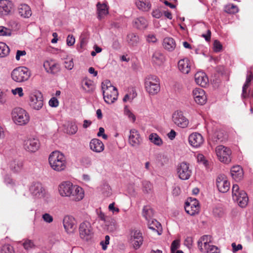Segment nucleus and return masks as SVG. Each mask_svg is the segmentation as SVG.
Returning a JSON list of instances; mask_svg holds the SVG:
<instances>
[{
  "label": "nucleus",
  "instance_id": "35",
  "mask_svg": "<svg viewBox=\"0 0 253 253\" xmlns=\"http://www.w3.org/2000/svg\"><path fill=\"white\" fill-rule=\"evenodd\" d=\"M126 40L129 45L135 46L139 42V38L136 34L131 33L127 35Z\"/></svg>",
  "mask_w": 253,
  "mask_h": 253
},
{
  "label": "nucleus",
  "instance_id": "53",
  "mask_svg": "<svg viewBox=\"0 0 253 253\" xmlns=\"http://www.w3.org/2000/svg\"><path fill=\"white\" fill-rule=\"evenodd\" d=\"M11 34V31L10 29L4 26H0V36H10Z\"/></svg>",
  "mask_w": 253,
  "mask_h": 253
},
{
  "label": "nucleus",
  "instance_id": "34",
  "mask_svg": "<svg viewBox=\"0 0 253 253\" xmlns=\"http://www.w3.org/2000/svg\"><path fill=\"white\" fill-rule=\"evenodd\" d=\"M147 21L142 17L137 18L133 21V27L139 30L145 29L147 27Z\"/></svg>",
  "mask_w": 253,
  "mask_h": 253
},
{
  "label": "nucleus",
  "instance_id": "18",
  "mask_svg": "<svg viewBox=\"0 0 253 253\" xmlns=\"http://www.w3.org/2000/svg\"><path fill=\"white\" fill-rule=\"evenodd\" d=\"M84 191L83 188L78 185H74L70 195L68 196L70 200L79 201L83 199Z\"/></svg>",
  "mask_w": 253,
  "mask_h": 253
},
{
  "label": "nucleus",
  "instance_id": "37",
  "mask_svg": "<svg viewBox=\"0 0 253 253\" xmlns=\"http://www.w3.org/2000/svg\"><path fill=\"white\" fill-rule=\"evenodd\" d=\"M142 191L145 194H151L153 192V184L149 181L143 180L142 182Z\"/></svg>",
  "mask_w": 253,
  "mask_h": 253
},
{
  "label": "nucleus",
  "instance_id": "8",
  "mask_svg": "<svg viewBox=\"0 0 253 253\" xmlns=\"http://www.w3.org/2000/svg\"><path fill=\"white\" fill-rule=\"evenodd\" d=\"M185 211L190 215L198 214L199 211V203L198 201L193 198H189L185 204Z\"/></svg>",
  "mask_w": 253,
  "mask_h": 253
},
{
  "label": "nucleus",
  "instance_id": "52",
  "mask_svg": "<svg viewBox=\"0 0 253 253\" xmlns=\"http://www.w3.org/2000/svg\"><path fill=\"white\" fill-rule=\"evenodd\" d=\"M201 241L203 243L205 250L209 246H211L209 242L211 241V236L209 235H204L200 238Z\"/></svg>",
  "mask_w": 253,
  "mask_h": 253
},
{
  "label": "nucleus",
  "instance_id": "63",
  "mask_svg": "<svg viewBox=\"0 0 253 253\" xmlns=\"http://www.w3.org/2000/svg\"><path fill=\"white\" fill-rule=\"evenodd\" d=\"M67 44L68 46H72L74 45L75 42V38L72 35H69L67 38L66 40Z\"/></svg>",
  "mask_w": 253,
  "mask_h": 253
},
{
  "label": "nucleus",
  "instance_id": "27",
  "mask_svg": "<svg viewBox=\"0 0 253 253\" xmlns=\"http://www.w3.org/2000/svg\"><path fill=\"white\" fill-rule=\"evenodd\" d=\"M191 63L187 58L181 59L178 61V69L183 74H188L191 70Z\"/></svg>",
  "mask_w": 253,
  "mask_h": 253
},
{
  "label": "nucleus",
  "instance_id": "50",
  "mask_svg": "<svg viewBox=\"0 0 253 253\" xmlns=\"http://www.w3.org/2000/svg\"><path fill=\"white\" fill-rule=\"evenodd\" d=\"M124 114L127 116L129 119L132 122H134L136 118L135 115L130 111L127 106H126L124 109Z\"/></svg>",
  "mask_w": 253,
  "mask_h": 253
},
{
  "label": "nucleus",
  "instance_id": "28",
  "mask_svg": "<svg viewBox=\"0 0 253 253\" xmlns=\"http://www.w3.org/2000/svg\"><path fill=\"white\" fill-rule=\"evenodd\" d=\"M195 80L197 84L206 86L209 82L208 78L204 72H198L195 75Z\"/></svg>",
  "mask_w": 253,
  "mask_h": 253
},
{
  "label": "nucleus",
  "instance_id": "64",
  "mask_svg": "<svg viewBox=\"0 0 253 253\" xmlns=\"http://www.w3.org/2000/svg\"><path fill=\"white\" fill-rule=\"evenodd\" d=\"M197 161L204 165L205 166L208 165V161L206 160L205 156L203 154H198L197 156Z\"/></svg>",
  "mask_w": 253,
  "mask_h": 253
},
{
  "label": "nucleus",
  "instance_id": "22",
  "mask_svg": "<svg viewBox=\"0 0 253 253\" xmlns=\"http://www.w3.org/2000/svg\"><path fill=\"white\" fill-rule=\"evenodd\" d=\"M188 140L189 144L195 148L201 146L204 142L203 136L201 134L197 132L191 134L189 136Z\"/></svg>",
  "mask_w": 253,
  "mask_h": 253
},
{
  "label": "nucleus",
  "instance_id": "55",
  "mask_svg": "<svg viewBox=\"0 0 253 253\" xmlns=\"http://www.w3.org/2000/svg\"><path fill=\"white\" fill-rule=\"evenodd\" d=\"M179 242L178 240H175L172 242L170 247L171 253H174L176 250L179 248Z\"/></svg>",
  "mask_w": 253,
  "mask_h": 253
},
{
  "label": "nucleus",
  "instance_id": "54",
  "mask_svg": "<svg viewBox=\"0 0 253 253\" xmlns=\"http://www.w3.org/2000/svg\"><path fill=\"white\" fill-rule=\"evenodd\" d=\"M214 139L216 142H222L224 139V134L222 131H217L214 134Z\"/></svg>",
  "mask_w": 253,
  "mask_h": 253
},
{
  "label": "nucleus",
  "instance_id": "16",
  "mask_svg": "<svg viewBox=\"0 0 253 253\" xmlns=\"http://www.w3.org/2000/svg\"><path fill=\"white\" fill-rule=\"evenodd\" d=\"M43 67L47 73L52 75L57 74L60 71V65L53 60L45 61Z\"/></svg>",
  "mask_w": 253,
  "mask_h": 253
},
{
  "label": "nucleus",
  "instance_id": "57",
  "mask_svg": "<svg viewBox=\"0 0 253 253\" xmlns=\"http://www.w3.org/2000/svg\"><path fill=\"white\" fill-rule=\"evenodd\" d=\"M81 163L85 167L88 168L91 165V159L88 157H85L82 158Z\"/></svg>",
  "mask_w": 253,
  "mask_h": 253
},
{
  "label": "nucleus",
  "instance_id": "38",
  "mask_svg": "<svg viewBox=\"0 0 253 253\" xmlns=\"http://www.w3.org/2000/svg\"><path fill=\"white\" fill-rule=\"evenodd\" d=\"M23 167V163L21 161L14 160L10 163V168L14 172L19 171Z\"/></svg>",
  "mask_w": 253,
  "mask_h": 253
},
{
  "label": "nucleus",
  "instance_id": "1",
  "mask_svg": "<svg viewBox=\"0 0 253 253\" xmlns=\"http://www.w3.org/2000/svg\"><path fill=\"white\" fill-rule=\"evenodd\" d=\"M48 161L51 168L55 171H61L66 168L67 162L65 156L59 151L52 152L49 156Z\"/></svg>",
  "mask_w": 253,
  "mask_h": 253
},
{
  "label": "nucleus",
  "instance_id": "19",
  "mask_svg": "<svg viewBox=\"0 0 253 253\" xmlns=\"http://www.w3.org/2000/svg\"><path fill=\"white\" fill-rule=\"evenodd\" d=\"M193 95L195 102L199 105H204L207 101V97L205 91L200 88H197L193 90Z\"/></svg>",
  "mask_w": 253,
  "mask_h": 253
},
{
  "label": "nucleus",
  "instance_id": "58",
  "mask_svg": "<svg viewBox=\"0 0 253 253\" xmlns=\"http://www.w3.org/2000/svg\"><path fill=\"white\" fill-rule=\"evenodd\" d=\"M248 87L243 86L242 97L243 98H248L250 97V96L253 97V94H251L250 90H249V91H248Z\"/></svg>",
  "mask_w": 253,
  "mask_h": 253
},
{
  "label": "nucleus",
  "instance_id": "7",
  "mask_svg": "<svg viewBox=\"0 0 253 253\" xmlns=\"http://www.w3.org/2000/svg\"><path fill=\"white\" fill-rule=\"evenodd\" d=\"M79 232L81 238L86 241L91 239L93 234V229L90 223L86 221L80 224Z\"/></svg>",
  "mask_w": 253,
  "mask_h": 253
},
{
  "label": "nucleus",
  "instance_id": "36",
  "mask_svg": "<svg viewBox=\"0 0 253 253\" xmlns=\"http://www.w3.org/2000/svg\"><path fill=\"white\" fill-rule=\"evenodd\" d=\"M153 211L149 206H145L143 207L142 215L147 221L150 220L153 216Z\"/></svg>",
  "mask_w": 253,
  "mask_h": 253
},
{
  "label": "nucleus",
  "instance_id": "9",
  "mask_svg": "<svg viewBox=\"0 0 253 253\" xmlns=\"http://www.w3.org/2000/svg\"><path fill=\"white\" fill-rule=\"evenodd\" d=\"M177 172L179 178L182 180L188 179L192 173L189 164L185 162L180 163L177 166Z\"/></svg>",
  "mask_w": 253,
  "mask_h": 253
},
{
  "label": "nucleus",
  "instance_id": "12",
  "mask_svg": "<svg viewBox=\"0 0 253 253\" xmlns=\"http://www.w3.org/2000/svg\"><path fill=\"white\" fill-rule=\"evenodd\" d=\"M142 233L138 230H133L130 234L129 242L135 250L139 249L143 243Z\"/></svg>",
  "mask_w": 253,
  "mask_h": 253
},
{
  "label": "nucleus",
  "instance_id": "41",
  "mask_svg": "<svg viewBox=\"0 0 253 253\" xmlns=\"http://www.w3.org/2000/svg\"><path fill=\"white\" fill-rule=\"evenodd\" d=\"M149 139L151 142L157 146H161L163 144V141L157 133H152L149 135Z\"/></svg>",
  "mask_w": 253,
  "mask_h": 253
},
{
  "label": "nucleus",
  "instance_id": "51",
  "mask_svg": "<svg viewBox=\"0 0 253 253\" xmlns=\"http://www.w3.org/2000/svg\"><path fill=\"white\" fill-rule=\"evenodd\" d=\"M253 81V75L251 71H248L246 77V82L243 86L249 87L251 83Z\"/></svg>",
  "mask_w": 253,
  "mask_h": 253
},
{
  "label": "nucleus",
  "instance_id": "46",
  "mask_svg": "<svg viewBox=\"0 0 253 253\" xmlns=\"http://www.w3.org/2000/svg\"><path fill=\"white\" fill-rule=\"evenodd\" d=\"M96 212L100 219L103 221L106 225H108V223L110 221V218L106 216L101 210H96Z\"/></svg>",
  "mask_w": 253,
  "mask_h": 253
},
{
  "label": "nucleus",
  "instance_id": "26",
  "mask_svg": "<svg viewBox=\"0 0 253 253\" xmlns=\"http://www.w3.org/2000/svg\"><path fill=\"white\" fill-rule=\"evenodd\" d=\"M97 18L101 20L105 18L109 13V7L105 3H101L98 2L96 4Z\"/></svg>",
  "mask_w": 253,
  "mask_h": 253
},
{
  "label": "nucleus",
  "instance_id": "24",
  "mask_svg": "<svg viewBox=\"0 0 253 253\" xmlns=\"http://www.w3.org/2000/svg\"><path fill=\"white\" fill-rule=\"evenodd\" d=\"M118 90L115 87L111 89V91L104 92L103 98L104 101L108 104H112L117 99Z\"/></svg>",
  "mask_w": 253,
  "mask_h": 253
},
{
  "label": "nucleus",
  "instance_id": "56",
  "mask_svg": "<svg viewBox=\"0 0 253 253\" xmlns=\"http://www.w3.org/2000/svg\"><path fill=\"white\" fill-rule=\"evenodd\" d=\"M205 250L207 253H220L219 249L215 246L211 245Z\"/></svg>",
  "mask_w": 253,
  "mask_h": 253
},
{
  "label": "nucleus",
  "instance_id": "48",
  "mask_svg": "<svg viewBox=\"0 0 253 253\" xmlns=\"http://www.w3.org/2000/svg\"><path fill=\"white\" fill-rule=\"evenodd\" d=\"M78 126L75 122H71L68 126V131L69 134H74L78 131Z\"/></svg>",
  "mask_w": 253,
  "mask_h": 253
},
{
  "label": "nucleus",
  "instance_id": "44",
  "mask_svg": "<svg viewBox=\"0 0 253 253\" xmlns=\"http://www.w3.org/2000/svg\"><path fill=\"white\" fill-rule=\"evenodd\" d=\"M224 11L230 14H233L238 12V7L233 4H229L224 7Z\"/></svg>",
  "mask_w": 253,
  "mask_h": 253
},
{
  "label": "nucleus",
  "instance_id": "40",
  "mask_svg": "<svg viewBox=\"0 0 253 253\" xmlns=\"http://www.w3.org/2000/svg\"><path fill=\"white\" fill-rule=\"evenodd\" d=\"M10 51L9 47L4 42H0V57L7 56Z\"/></svg>",
  "mask_w": 253,
  "mask_h": 253
},
{
  "label": "nucleus",
  "instance_id": "23",
  "mask_svg": "<svg viewBox=\"0 0 253 253\" xmlns=\"http://www.w3.org/2000/svg\"><path fill=\"white\" fill-rule=\"evenodd\" d=\"M74 185L69 181H65L61 183L58 187V190L61 196L68 197L70 195Z\"/></svg>",
  "mask_w": 253,
  "mask_h": 253
},
{
  "label": "nucleus",
  "instance_id": "30",
  "mask_svg": "<svg viewBox=\"0 0 253 253\" xmlns=\"http://www.w3.org/2000/svg\"><path fill=\"white\" fill-rule=\"evenodd\" d=\"M231 175L235 181H240L243 178V170L239 166H234L231 169Z\"/></svg>",
  "mask_w": 253,
  "mask_h": 253
},
{
  "label": "nucleus",
  "instance_id": "25",
  "mask_svg": "<svg viewBox=\"0 0 253 253\" xmlns=\"http://www.w3.org/2000/svg\"><path fill=\"white\" fill-rule=\"evenodd\" d=\"M90 149L96 153H100L104 149V145L99 139L93 138L91 140L89 143Z\"/></svg>",
  "mask_w": 253,
  "mask_h": 253
},
{
  "label": "nucleus",
  "instance_id": "4",
  "mask_svg": "<svg viewBox=\"0 0 253 253\" xmlns=\"http://www.w3.org/2000/svg\"><path fill=\"white\" fill-rule=\"evenodd\" d=\"M14 123L18 125H24L29 121V116L27 112L21 108H14L11 113Z\"/></svg>",
  "mask_w": 253,
  "mask_h": 253
},
{
  "label": "nucleus",
  "instance_id": "62",
  "mask_svg": "<svg viewBox=\"0 0 253 253\" xmlns=\"http://www.w3.org/2000/svg\"><path fill=\"white\" fill-rule=\"evenodd\" d=\"M48 103H49V106L52 107H56L59 105L58 100L55 97H52L49 100Z\"/></svg>",
  "mask_w": 253,
  "mask_h": 253
},
{
  "label": "nucleus",
  "instance_id": "33",
  "mask_svg": "<svg viewBox=\"0 0 253 253\" xmlns=\"http://www.w3.org/2000/svg\"><path fill=\"white\" fill-rule=\"evenodd\" d=\"M148 226L150 229L157 232L158 235H161L162 233L161 224L156 219H152L148 221Z\"/></svg>",
  "mask_w": 253,
  "mask_h": 253
},
{
  "label": "nucleus",
  "instance_id": "15",
  "mask_svg": "<svg viewBox=\"0 0 253 253\" xmlns=\"http://www.w3.org/2000/svg\"><path fill=\"white\" fill-rule=\"evenodd\" d=\"M142 142V139L138 132L135 129H130L128 136L129 144L134 147L139 146Z\"/></svg>",
  "mask_w": 253,
  "mask_h": 253
},
{
  "label": "nucleus",
  "instance_id": "21",
  "mask_svg": "<svg viewBox=\"0 0 253 253\" xmlns=\"http://www.w3.org/2000/svg\"><path fill=\"white\" fill-rule=\"evenodd\" d=\"M63 224L65 230L68 233H72L76 228L75 219L72 216L66 215L63 220Z\"/></svg>",
  "mask_w": 253,
  "mask_h": 253
},
{
  "label": "nucleus",
  "instance_id": "45",
  "mask_svg": "<svg viewBox=\"0 0 253 253\" xmlns=\"http://www.w3.org/2000/svg\"><path fill=\"white\" fill-rule=\"evenodd\" d=\"M101 87L103 91V94H104V92L111 91V89H112L114 86L112 85L109 81L106 80L102 83Z\"/></svg>",
  "mask_w": 253,
  "mask_h": 253
},
{
  "label": "nucleus",
  "instance_id": "31",
  "mask_svg": "<svg viewBox=\"0 0 253 253\" xmlns=\"http://www.w3.org/2000/svg\"><path fill=\"white\" fill-rule=\"evenodd\" d=\"M19 15L25 18H29L32 15V11L30 6L26 4H21L18 8Z\"/></svg>",
  "mask_w": 253,
  "mask_h": 253
},
{
  "label": "nucleus",
  "instance_id": "39",
  "mask_svg": "<svg viewBox=\"0 0 253 253\" xmlns=\"http://www.w3.org/2000/svg\"><path fill=\"white\" fill-rule=\"evenodd\" d=\"M82 88L86 92L93 91L94 87L92 82L90 80H85L82 83Z\"/></svg>",
  "mask_w": 253,
  "mask_h": 253
},
{
  "label": "nucleus",
  "instance_id": "17",
  "mask_svg": "<svg viewBox=\"0 0 253 253\" xmlns=\"http://www.w3.org/2000/svg\"><path fill=\"white\" fill-rule=\"evenodd\" d=\"M13 7L12 1L8 0H0V17L9 15Z\"/></svg>",
  "mask_w": 253,
  "mask_h": 253
},
{
  "label": "nucleus",
  "instance_id": "11",
  "mask_svg": "<svg viewBox=\"0 0 253 253\" xmlns=\"http://www.w3.org/2000/svg\"><path fill=\"white\" fill-rule=\"evenodd\" d=\"M29 191L32 195L36 198H41L44 196L45 190L40 182H34L32 183Z\"/></svg>",
  "mask_w": 253,
  "mask_h": 253
},
{
  "label": "nucleus",
  "instance_id": "2",
  "mask_svg": "<svg viewBox=\"0 0 253 253\" xmlns=\"http://www.w3.org/2000/svg\"><path fill=\"white\" fill-rule=\"evenodd\" d=\"M146 90L150 94H157L160 90L159 79L154 75H148L144 80Z\"/></svg>",
  "mask_w": 253,
  "mask_h": 253
},
{
  "label": "nucleus",
  "instance_id": "20",
  "mask_svg": "<svg viewBox=\"0 0 253 253\" xmlns=\"http://www.w3.org/2000/svg\"><path fill=\"white\" fill-rule=\"evenodd\" d=\"M25 149L31 152H35L40 147V142L38 139L34 138H30L24 141Z\"/></svg>",
  "mask_w": 253,
  "mask_h": 253
},
{
  "label": "nucleus",
  "instance_id": "59",
  "mask_svg": "<svg viewBox=\"0 0 253 253\" xmlns=\"http://www.w3.org/2000/svg\"><path fill=\"white\" fill-rule=\"evenodd\" d=\"M214 51L216 52H220L222 48V45L217 40H215L213 42Z\"/></svg>",
  "mask_w": 253,
  "mask_h": 253
},
{
  "label": "nucleus",
  "instance_id": "43",
  "mask_svg": "<svg viewBox=\"0 0 253 253\" xmlns=\"http://www.w3.org/2000/svg\"><path fill=\"white\" fill-rule=\"evenodd\" d=\"M24 248L26 250H29L31 249H35L36 247V245L34 242V241L32 240H30L29 239H26L23 240V243L22 244Z\"/></svg>",
  "mask_w": 253,
  "mask_h": 253
},
{
  "label": "nucleus",
  "instance_id": "42",
  "mask_svg": "<svg viewBox=\"0 0 253 253\" xmlns=\"http://www.w3.org/2000/svg\"><path fill=\"white\" fill-rule=\"evenodd\" d=\"M138 8L143 11H148L151 8V4L146 1H138L136 2Z\"/></svg>",
  "mask_w": 253,
  "mask_h": 253
},
{
  "label": "nucleus",
  "instance_id": "6",
  "mask_svg": "<svg viewBox=\"0 0 253 253\" xmlns=\"http://www.w3.org/2000/svg\"><path fill=\"white\" fill-rule=\"evenodd\" d=\"M218 160L225 164H228L231 161V150L223 145L218 146L215 149Z\"/></svg>",
  "mask_w": 253,
  "mask_h": 253
},
{
  "label": "nucleus",
  "instance_id": "10",
  "mask_svg": "<svg viewBox=\"0 0 253 253\" xmlns=\"http://www.w3.org/2000/svg\"><path fill=\"white\" fill-rule=\"evenodd\" d=\"M29 105L30 107L35 110H40L43 105V98L40 92L31 94L30 95Z\"/></svg>",
  "mask_w": 253,
  "mask_h": 253
},
{
  "label": "nucleus",
  "instance_id": "49",
  "mask_svg": "<svg viewBox=\"0 0 253 253\" xmlns=\"http://www.w3.org/2000/svg\"><path fill=\"white\" fill-rule=\"evenodd\" d=\"M0 253H15L12 246L9 244L4 245L1 249Z\"/></svg>",
  "mask_w": 253,
  "mask_h": 253
},
{
  "label": "nucleus",
  "instance_id": "14",
  "mask_svg": "<svg viewBox=\"0 0 253 253\" xmlns=\"http://www.w3.org/2000/svg\"><path fill=\"white\" fill-rule=\"evenodd\" d=\"M216 186L219 192H227L230 188V183L224 174H219L216 178Z\"/></svg>",
  "mask_w": 253,
  "mask_h": 253
},
{
  "label": "nucleus",
  "instance_id": "13",
  "mask_svg": "<svg viewBox=\"0 0 253 253\" xmlns=\"http://www.w3.org/2000/svg\"><path fill=\"white\" fill-rule=\"evenodd\" d=\"M172 121L178 126L181 128L186 127L189 124L188 120L183 116L181 111H176L172 115Z\"/></svg>",
  "mask_w": 253,
  "mask_h": 253
},
{
  "label": "nucleus",
  "instance_id": "5",
  "mask_svg": "<svg viewBox=\"0 0 253 253\" xmlns=\"http://www.w3.org/2000/svg\"><path fill=\"white\" fill-rule=\"evenodd\" d=\"M232 198L236 201L241 208H245L248 204V197L247 193L244 191H240L237 184H233L232 187Z\"/></svg>",
  "mask_w": 253,
  "mask_h": 253
},
{
  "label": "nucleus",
  "instance_id": "3",
  "mask_svg": "<svg viewBox=\"0 0 253 253\" xmlns=\"http://www.w3.org/2000/svg\"><path fill=\"white\" fill-rule=\"evenodd\" d=\"M11 76L14 81L17 83H22L27 81L29 79L30 72L28 69L25 67H18L12 71Z\"/></svg>",
  "mask_w": 253,
  "mask_h": 253
},
{
  "label": "nucleus",
  "instance_id": "32",
  "mask_svg": "<svg viewBox=\"0 0 253 253\" xmlns=\"http://www.w3.org/2000/svg\"><path fill=\"white\" fill-rule=\"evenodd\" d=\"M165 61L164 55L160 51H155L152 57V63L157 66H161Z\"/></svg>",
  "mask_w": 253,
  "mask_h": 253
},
{
  "label": "nucleus",
  "instance_id": "60",
  "mask_svg": "<svg viewBox=\"0 0 253 253\" xmlns=\"http://www.w3.org/2000/svg\"><path fill=\"white\" fill-rule=\"evenodd\" d=\"M132 91H133V92H132V94H126V95H125V96H124V97L123 98L124 102H126L127 101L129 100H132L134 98H135L137 94H136V92L133 90Z\"/></svg>",
  "mask_w": 253,
  "mask_h": 253
},
{
  "label": "nucleus",
  "instance_id": "29",
  "mask_svg": "<svg viewBox=\"0 0 253 253\" xmlns=\"http://www.w3.org/2000/svg\"><path fill=\"white\" fill-rule=\"evenodd\" d=\"M163 46L165 50L169 52H172L176 48V44L173 38L167 37L163 40Z\"/></svg>",
  "mask_w": 253,
  "mask_h": 253
},
{
  "label": "nucleus",
  "instance_id": "47",
  "mask_svg": "<svg viewBox=\"0 0 253 253\" xmlns=\"http://www.w3.org/2000/svg\"><path fill=\"white\" fill-rule=\"evenodd\" d=\"M168 161V159L166 156L161 154L157 155L156 162L161 166H164L165 164L167 163Z\"/></svg>",
  "mask_w": 253,
  "mask_h": 253
},
{
  "label": "nucleus",
  "instance_id": "61",
  "mask_svg": "<svg viewBox=\"0 0 253 253\" xmlns=\"http://www.w3.org/2000/svg\"><path fill=\"white\" fill-rule=\"evenodd\" d=\"M43 220L47 223H50L53 221V217L49 213H45L42 215Z\"/></svg>",
  "mask_w": 253,
  "mask_h": 253
}]
</instances>
